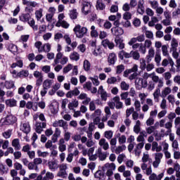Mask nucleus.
I'll use <instances>...</instances> for the list:
<instances>
[{
  "mask_svg": "<svg viewBox=\"0 0 180 180\" xmlns=\"http://www.w3.org/2000/svg\"><path fill=\"white\" fill-rule=\"evenodd\" d=\"M111 32L116 37H119V36H122L124 33V30L123 28L120 27H114L111 29Z\"/></svg>",
  "mask_w": 180,
  "mask_h": 180,
  "instance_id": "11",
  "label": "nucleus"
},
{
  "mask_svg": "<svg viewBox=\"0 0 180 180\" xmlns=\"http://www.w3.org/2000/svg\"><path fill=\"white\" fill-rule=\"evenodd\" d=\"M94 178L97 180H104L105 179V174L102 172V171L98 170L94 174Z\"/></svg>",
  "mask_w": 180,
  "mask_h": 180,
  "instance_id": "39",
  "label": "nucleus"
},
{
  "mask_svg": "<svg viewBox=\"0 0 180 180\" xmlns=\"http://www.w3.org/2000/svg\"><path fill=\"white\" fill-rule=\"evenodd\" d=\"M53 85V81L51 79H46L44 81L42 86L46 89H50Z\"/></svg>",
  "mask_w": 180,
  "mask_h": 180,
  "instance_id": "37",
  "label": "nucleus"
},
{
  "mask_svg": "<svg viewBox=\"0 0 180 180\" xmlns=\"http://www.w3.org/2000/svg\"><path fill=\"white\" fill-rule=\"evenodd\" d=\"M155 13L157 14V16H160L164 13V8L161 6H158V8H155Z\"/></svg>",
  "mask_w": 180,
  "mask_h": 180,
  "instance_id": "63",
  "label": "nucleus"
},
{
  "mask_svg": "<svg viewBox=\"0 0 180 180\" xmlns=\"http://www.w3.org/2000/svg\"><path fill=\"white\" fill-rule=\"evenodd\" d=\"M154 56H155V50L154 48L150 47L148 51V54L146 57L147 63H151L153 58H154Z\"/></svg>",
  "mask_w": 180,
  "mask_h": 180,
  "instance_id": "12",
  "label": "nucleus"
},
{
  "mask_svg": "<svg viewBox=\"0 0 180 180\" xmlns=\"http://www.w3.org/2000/svg\"><path fill=\"white\" fill-rule=\"evenodd\" d=\"M153 95L155 102H160V97L161 96V89L156 88Z\"/></svg>",
  "mask_w": 180,
  "mask_h": 180,
  "instance_id": "25",
  "label": "nucleus"
},
{
  "mask_svg": "<svg viewBox=\"0 0 180 180\" xmlns=\"http://www.w3.org/2000/svg\"><path fill=\"white\" fill-rule=\"evenodd\" d=\"M47 127V124L44 122H37L35 124V131L38 133V134H41V131H43V129H46Z\"/></svg>",
  "mask_w": 180,
  "mask_h": 180,
  "instance_id": "10",
  "label": "nucleus"
},
{
  "mask_svg": "<svg viewBox=\"0 0 180 180\" xmlns=\"http://www.w3.org/2000/svg\"><path fill=\"white\" fill-rule=\"evenodd\" d=\"M98 92L100 94L102 101H106L108 100V93L103 89V86H99Z\"/></svg>",
  "mask_w": 180,
  "mask_h": 180,
  "instance_id": "19",
  "label": "nucleus"
},
{
  "mask_svg": "<svg viewBox=\"0 0 180 180\" xmlns=\"http://www.w3.org/2000/svg\"><path fill=\"white\" fill-rule=\"evenodd\" d=\"M136 12L139 15H144V12H146V8H144V1L143 0H140L138 2Z\"/></svg>",
  "mask_w": 180,
  "mask_h": 180,
  "instance_id": "13",
  "label": "nucleus"
},
{
  "mask_svg": "<svg viewBox=\"0 0 180 180\" xmlns=\"http://www.w3.org/2000/svg\"><path fill=\"white\" fill-rule=\"evenodd\" d=\"M110 109H123V102L120 101V96L112 98V101L108 103Z\"/></svg>",
  "mask_w": 180,
  "mask_h": 180,
  "instance_id": "1",
  "label": "nucleus"
},
{
  "mask_svg": "<svg viewBox=\"0 0 180 180\" xmlns=\"http://www.w3.org/2000/svg\"><path fill=\"white\" fill-rule=\"evenodd\" d=\"M27 23L34 31L37 32V30H39V27L36 25V21H34L33 18L31 17Z\"/></svg>",
  "mask_w": 180,
  "mask_h": 180,
  "instance_id": "31",
  "label": "nucleus"
},
{
  "mask_svg": "<svg viewBox=\"0 0 180 180\" xmlns=\"http://www.w3.org/2000/svg\"><path fill=\"white\" fill-rule=\"evenodd\" d=\"M78 16V13L77 12V9H73L70 12V17L72 19H76Z\"/></svg>",
  "mask_w": 180,
  "mask_h": 180,
  "instance_id": "62",
  "label": "nucleus"
},
{
  "mask_svg": "<svg viewBox=\"0 0 180 180\" xmlns=\"http://www.w3.org/2000/svg\"><path fill=\"white\" fill-rule=\"evenodd\" d=\"M69 57L72 61H78V60H79V53L76 51H73L70 53Z\"/></svg>",
  "mask_w": 180,
  "mask_h": 180,
  "instance_id": "40",
  "label": "nucleus"
},
{
  "mask_svg": "<svg viewBox=\"0 0 180 180\" xmlns=\"http://www.w3.org/2000/svg\"><path fill=\"white\" fill-rule=\"evenodd\" d=\"M50 50H51V44L47 43L44 44V48L39 49V53H43V51L49 53Z\"/></svg>",
  "mask_w": 180,
  "mask_h": 180,
  "instance_id": "41",
  "label": "nucleus"
},
{
  "mask_svg": "<svg viewBox=\"0 0 180 180\" xmlns=\"http://www.w3.org/2000/svg\"><path fill=\"white\" fill-rule=\"evenodd\" d=\"M171 92H172L171 87L166 86L162 89L160 96L161 98H167L170 95Z\"/></svg>",
  "mask_w": 180,
  "mask_h": 180,
  "instance_id": "21",
  "label": "nucleus"
},
{
  "mask_svg": "<svg viewBox=\"0 0 180 180\" xmlns=\"http://www.w3.org/2000/svg\"><path fill=\"white\" fill-rule=\"evenodd\" d=\"M12 129H8L7 131L3 132V137H4V139H11V136H12Z\"/></svg>",
  "mask_w": 180,
  "mask_h": 180,
  "instance_id": "54",
  "label": "nucleus"
},
{
  "mask_svg": "<svg viewBox=\"0 0 180 180\" xmlns=\"http://www.w3.org/2000/svg\"><path fill=\"white\" fill-rule=\"evenodd\" d=\"M91 30V37H98V36H99V34L98 33V30H96V27L94 25H92L90 28Z\"/></svg>",
  "mask_w": 180,
  "mask_h": 180,
  "instance_id": "43",
  "label": "nucleus"
},
{
  "mask_svg": "<svg viewBox=\"0 0 180 180\" xmlns=\"http://www.w3.org/2000/svg\"><path fill=\"white\" fill-rule=\"evenodd\" d=\"M18 77L20 78H23V77H29V71L27 70H22L21 72L17 74Z\"/></svg>",
  "mask_w": 180,
  "mask_h": 180,
  "instance_id": "57",
  "label": "nucleus"
},
{
  "mask_svg": "<svg viewBox=\"0 0 180 180\" xmlns=\"http://www.w3.org/2000/svg\"><path fill=\"white\" fill-rule=\"evenodd\" d=\"M126 146L125 145H122L120 146H117L115 150V154H120V153H123V151H124V150H126Z\"/></svg>",
  "mask_w": 180,
  "mask_h": 180,
  "instance_id": "48",
  "label": "nucleus"
},
{
  "mask_svg": "<svg viewBox=\"0 0 180 180\" xmlns=\"http://www.w3.org/2000/svg\"><path fill=\"white\" fill-rule=\"evenodd\" d=\"M164 176V173H160L158 176L155 173L150 174L149 180H161Z\"/></svg>",
  "mask_w": 180,
  "mask_h": 180,
  "instance_id": "35",
  "label": "nucleus"
},
{
  "mask_svg": "<svg viewBox=\"0 0 180 180\" xmlns=\"http://www.w3.org/2000/svg\"><path fill=\"white\" fill-rule=\"evenodd\" d=\"M91 54L94 56V57H98V56H101L102 54V49L100 46H97L96 48H91Z\"/></svg>",
  "mask_w": 180,
  "mask_h": 180,
  "instance_id": "30",
  "label": "nucleus"
},
{
  "mask_svg": "<svg viewBox=\"0 0 180 180\" xmlns=\"http://www.w3.org/2000/svg\"><path fill=\"white\" fill-rule=\"evenodd\" d=\"M115 169H116V165L115 163H105L102 167V171H103V172H106L107 170L115 171Z\"/></svg>",
  "mask_w": 180,
  "mask_h": 180,
  "instance_id": "16",
  "label": "nucleus"
},
{
  "mask_svg": "<svg viewBox=\"0 0 180 180\" xmlns=\"http://www.w3.org/2000/svg\"><path fill=\"white\" fill-rule=\"evenodd\" d=\"M92 5L90 4L89 2L83 1L82 4V13L86 16V15H89L91 13V8Z\"/></svg>",
  "mask_w": 180,
  "mask_h": 180,
  "instance_id": "6",
  "label": "nucleus"
},
{
  "mask_svg": "<svg viewBox=\"0 0 180 180\" xmlns=\"http://www.w3.org/2000/svg\"><path fill=\"white\" fill-rule=\"evenodd\" d=\"M79 106V102L77 99H72L68 105L69 110H75Z\"/></svg>",
  "mask_w": 180,
  "mask_h": 180,
  "instance_id": "15",
  "label": "nucleus"
},
{
  "mask_svg": "<svg viewBox=\"0 0 180 180\" xmlns=\"http://www.w3.org/2000/svg\"><path fill=\"white\" fill-rule=\"evenodd\" d=\"M71 139V133L67 131V128L64 129V140L65 141H70Z\"/></svg>",
  "mask_w": 180,
  "mask_h": 180,
  "instance_id": "51",
  "label": "nucleus"
},
{
  "mask_svg": "<svg viewBox=\"0 0 180 180\" xmlns=\"http://www.w3.org/2000/svg\"><path fill=\"white\" fill-rule=\"evenodd\" d=\"M115 45L120 50H123L124 49V43L123 42V39L120 37H117L115 39Z\"/></svg>",
  "mask_w": 180,
  "mask_h": 180,
  "instance_id": "20",
  "label": "nucleus"
},
{
  "mask_svg": "<svg viewBox=\"0 0 180 180\" xmlns=\"http://www.w3.org/2000/svg\"><path fill=\"white\" fill-rule=\"evenodd\" d=\"M34 15L37 20H40L43 18V8L35 11Z\"/></svg>",
  "mask_w": 180,
  "mask_h": 180,
  "instance_id": "42",
  "label": "nucleus"
},
{
  "mask_svg": "<svg viewBox=\"0 0 180 180\" xmlns=\"http://www.w3.org/2000/svg\"><path fill=\"white\" fill-rule=\"evenodd\" d=\"M167 101L169 103H171V105H174L175 103V96L172 94H169L167 96Z\"/></svg>",
  "mask_w": 180,
  "mask_h": 180,
  "instance_id": "64",
  "label": "nucleus"
},
{
  "mask_svg": "<svg viewBox=\"0 0 180 180\" xmlns=\"http://www.w3.org/2000/svg\"><path fill=\"white\" fill-rule=\"evenodd\" d=\"M5 103L6 106H8L9 108H15L18 106V101L15 98H9L6 100Z\"/></svg>",
  "mask_w": 180,
  "mask_h": 180,
  "instance_id": "22",
  "label": "nucleus"
},
{
  "mask_svg": "<svg viewBox=\"0 0 180 180\" xmlns=\"http://www.w3.org/2000/svg\"><path fill=\"white\" fill-rule=\"evenodd\" d=\"M7 49L11 53H13V54H16V53H18V46L13 44H9Z\"/></svg>",
  "mask_w": 180,
  "mask_h": 180,
  "instance_id": "38",
  "label": "nucleus"
},
{
  "mask_svg": "<svg viewBox=\"0 0 180 180\" xmlns=\"http://www.w3.org/2000/svg\"><path fill=\"white\" fill-rule=\"evenodd\" d=\"M32 16H30V13H22L19 17L20 20L21 22H23L24 23H26V22H29Z\"/></svg>",
  "mask_w": 180,
  "mask_h": 180,
  "instance_id": "29",
  "label": "nucleus"
},
{
  "mask_svg": "<svg viewBox=\"0 0 180 180\" xmlns=\"http://www.w3.org/2000/svg\"><path fill=\"white\" fill-rule=\"evenodd\" d=\"M150 78L152 81H153V82H155L156 84L161 79H160V77L157 76V75L155 74V72H153L151 73Z\"/></svg>",
  "mask_w": 180,
  "mask_h": 180,
  "instance_id": "56",
  "label": "nucleus"
},
{
  "mask_svg": "<svg viewBox=\"0 0 180 180\" xmlns=\"http://www.w3.org/2000/svg\"><path fill=\"white\" fill-rule=\"evenodd\" d=\"M16 122H18V118L13 115H7L5 118L1 120L3 126H9V124H13L16 123Z\"/></svg>",
  "mask_w": 180,
  "mask_h": 180,
  "instance_id": "3",
  "label": "nucleus"
},
{
  "mask_svg": "<svg viewBox=\"0 0 180 180\" xmlns=\"http://www.w3.org/2000/svg\"><path fill=\"white\" fill-rule=\"evenodd\" d=\"M62 50H63V46H61V44H58L57 46L58 53L56 54L54 62L52 64L53 67H56V65H57V64H58V59H60V58H61V57H63V52H61Z\"/></svg>",
  "mask_w": 180,
  "mask_h": 180,
  "instance_id": "7",
  "label": "nucleus"
},
{
  "mask_svg": "<svg viewBox=\"0 0 180 180\" xmlns=\"http://www.w3.org/2000/svg\"><path fill=\"white\" fill-rule=\"evenodd\" d=\"M77 99L82 101V103L83 105H89V102H91V98L88 97V94L85 93H81L79 94Z\"/></svg>",
  "mask_w": 180,
  "mask_h": 180,
  "instance_id": "8",
  "label": "nucleus"
},
{
  "mask_svg": "<svg viewBox=\"0 0 180 180\" xmlns=\"http://www.w3.org/2000/svg\"><path fill=\"white\" fill-rule=\"evenodd\" d=\"M47 165L51 171H57V169H58V163L56 160H51L48 162Z\"/></svg>",
  "mask_w": 180,
  "mask_h": 180,
  "instance_id": "18",
  "label": "nucleus"
},
{
  "mask_svg": "<svg viewBox=\"0 0 180 180\" xmlns=\"http://www.w3.org/2000/svg\"><path fill=\"white\" fill-rule=\"evenodd\" d=\"M139 63H140V69L142 71H144V70H146V68L147 67V63H146V59H144L143 58H141L139 60Z\"/></svg>",
  "mask_w": 180,
  "mask_h": 180,
  "instance_id": "49",
  "label": "nucleus"
},
{
  "mask_svg": "<svg viewBox=\"0 0 180 180\" xmlns=\"http://www.w3.org/2000/svg\"><path fill=\"white\" fill-rule=\"evenodd\" d=\"M98 146H100V148H103L104 151H108V149L109 148V142H108L105 138H102L98 141Z\"/></svg>",
  "mask_w": 180,
  "mask_h": 180,
  "instance_id": "14",
  "label": "nucleus"
},
{
  "mask_svg": "<svg viewBox=\"0 0 180 180\" xmlns=\"http://www.w3.org/2000/svg\"><path fill=\"white\" fill-rule=\"evenodd\" d=\"M116 60H117L116 54L113 53L109 54L108 58V63H109V65H113V64L116 63Z\"/></svg>",
  "mask_w": 180,
  "mask_h": 180,
  "instance_id": "27",
  "label": "nucleus"
},
{
  "mask_svg": "<svg viewBox=\"0 0 180 180\" xmlns=\"http://www.w3.org/2000/svg\"><path fill=\"white\" fill-rule=\"evenodd\" d=\"M141 122H140V120H136V124L134 127V131L136 134H139V133H140V131H141Z\"/></svg>",
  "mask_w": 180,
  "mask_h": 180,
  "instance_id": "34",
  "label": "nucleus"
},
{
  "mask_svg": "<svg viewBox=\"0 0 180 180\" xmlns=\"http://www.w3.org/2000/svg\"><path fill=\"white\" fill-rule=\"evenodd\" d=\"M89 79H91V81L92 82L93 85H95V86H99V84H101V82L98 79V76H96L94 77H90Z\"/></svg>",
  "mask_w": 180,
  "mask_h": 180,
  "instance_id": "50",
  "label": "nucleus"
},
{
  "mask_svg": "<svg viewBox=\"0 0 180 180\" xmlns=\"http://www.w3.org/2000/svg\"><path fill=\"white\" fill-rule=\"evenodd\" d=\"M60 63L62 65H65L68 63V57L64 56L63 53H62V56L60 58L58 59V63Z\"/></svg>",
  "mask_w": 180,
  "mask_h": 180,
  "instance_id": "44",
  "label": "nucleus"
},
{
  "mask_svg": "<svg viewBox=\"0 0 180 180\" xmlns=\"http://www.w3.org/2000/svg\"><path fill=\"white\" fill-rule=\"evenodd\" d=\"M152 151L160 153V151H162V146H159L158 142L153 141L152 143Z\"/></svg>",
  "mask_w": 180,
  "mask_h": 180,
  "instance_id": "33",
  "label": "nucleus"
},
{
  "mask_svg": "<svg viewBox=\"0 0 180 180\" xmlns=\"http://www.w3.org/2000/svg\"><path fill=\"white\" fill-rule=\"evenodd\" d=\"M170 50H178V41L175 38L172 39Z\"/></svg>",
  "mask_w": 180,
  "mask_h": 180,
  "instance_id": "45",
  "label": "nucleus"
},
{
  "mask_svg": "<svg viewBox=\"0 0 180 180\" xmlns=\"http://www.w3.org/2000/svg\"><path fill=\"white\" fill-rule=\"evenodd\" d=\"M131 57H132L134 60H139V58H140V53L138 51H131Z\"/></svg>",
  "mask_w": 180,
  "mask_h": 180,
  "instance_id": "58",
  "label": "nucleus"
},
{
  "mask_svg": "<svg viewBox=\"0 0 180 180\" xmlns=\"http://www.w3.org/2000/svg\"><path fill=\"white\" fill-rule=\"evenodd\" d=\"M33 76L36 78V86H41L43 84V72L36 70L33 73Z\"/></svg>",
  "mask_w": 180,
  "mask_h": 180,
  "instance_id": "5",
  "label": "nucleus"
},
{
  "mask_svg": "<svg viewBox=\"0 0 180 180\" xmlns=\"http://www.w3.org/2000/svg\"><path fill=\"white\" fill-rule=\"evenodd\" d=\"M12 147L14 148L15 150H20V141L19 139H14L11 142Z\"/></svg>",
  "mask_w": 180,
  "mask_h": 180,
  "instance_id": "32",
  "label": "nucleus"
},
{
  "mask_svg": "<svg viewBox=\"0 0 180 180\" xmlns=\"http://www.w3.org/2000/svg\"><path fill=\"white\" fill-rule=\"evenodd\" d=\"M137 71H139V65H134V66L131 69L126 70L124 72V77L125 78H127L129 74H131V72H134V73L137 72Z\"/></svg>",
  "mask_w": 180,
  "mask_h": 180,
  "instance_id": "17",
  "label": "nucleus"
},
{
  "mask_svg": "<svg viewBox=\"0 0 180 180\" xmlns=\"http://www.w3.org/2000/svg\"><path fill=\"white\" fill-rule=\"evenodd\" d=\"M83 68L84 71H89L91 70V63L88 60H84L83 62Z\"/></svg>",
  "mask_w": 180,
  "mask_h": 180,
  "instance_id": "46",
  "label": "nucleus"
},
{
  "mask_svg": "<svg viewBox=\"0 0 180 180\" xmlns=\"http://www.w3.org/2000/svg\"><path fill=\"white\" fill-rule=\"evenodd\" d=\"M120 81H122V78L120 77H111L107 79V84L112 85L113 84H116V82H120Z\"/></svg>",
  "mask_w": 180,
  "mask_h": 180,
  "instance_id": "28",
  "label": "nucleus"
},
{
  "mask_svg": "<svg viewBox=\"0 0 180 180\" xmlns=\"http://www.w3.org/2000/svg\"><path fill=\"white\" fill-rule=\"evenodd\" d=\"M162 23L164 26H171L172 25V18H165L162 20Z\"/></svg>",
  "mask_w": 180,
  "mask_h": 180,
  "instance_id": "53",
  "label": "nucleus"
},
{
  "mask_svg": "<svg viewBox=\"0 0 180 180\" xmlns=\"http://www.w3.org/2000/svg\"><path fill=\"white\" fill-rule=\"evenodd\" d=\"M27 168L30 170L34 169V171H39V166H37L36 164L34 163V162H29L27 165Z\"/></svg>",
  "mask_w": 180,
  "mask_h": 180,
  "instance_id": "47",
  "label": "nucleus"
},
{
  "mask_svg": "<svg viewBox=\"0 0 180 180\" xmlns=\"http://www.w3.org/2000/svg\"><path fill=\"white\" fill-rule=\"evenodd\" d=\"M120 88L122 91H129V89L130 88V85L126 82H122L120 84Z\"/></svg>",
  "mask_w": 180,
  "mask_h": 180,
  "instance_id": "52",
  "label": "nucleus"
},
{
  "mask_svg": "<svg viewBox=\"0 0 180 180\" xmlns=\"http://www.w3.org/2000/svg\"><path fill=\"white\" fill-rule=\"evenodd\" d=\"M73 31L76 34V37L78 39H82L84 35L88 32V29L85 27H81L79 25H77L74 27Z\"/></svg>",
  "mask_w": 180,
  "mask_h": 180,
  "instance_id": "2",
  "label": "nucleus"
},
{
  "mask_svg": "<svg viewBox=\"0 0 180 180\" xmlns=\"http://www.w3.org/2000/svg\"><path fill=\"white\" fill-rule=\"evenodd\" d=\"M106 6H105V4H103V0H97L96 8L98 11H103Z\"/></svg>",
  "mask_w": 180,
  "mask_h": 180,
  "instance_id": "36",
  "label": "nucleus"
},
{
  "mask_svg": "<svg viewBox=\"0 0 180 180\" xmlns=\"http://www.w3.org/2000/svg\"><path fill=\"white\" fill-rule=\"evenodd\" d=\"M38 157H42V158H46L49 155V152H42L40 150H38L37 152Z\"/></svg>",
  "mask_w": 180,
  "mask_h": 180,
  "instance_id": "59",
  "label": "nucleus"
},
{
  "mask_svg": "<svg viewBox=\"0 0 180 180\" xmlns=\"http://www.w3.org/2000/svg\"><path fill=\"white\" fill-rule=\"evenodd\" d=\"M160 109L166 110L167 109V99L165 98H162L160 104Z\"/></svg>",
  "mask_w": 180,
  "mask_h": 180,
  "instance_id": "60",
  "label": "nucleus"
},
{
  "mask_svg": "<svg viewBox=\"0 0 180 180\" xmlns=\"http://www.w3.org/2000/svg\"><path fill=\"white\" fill-rule=\"evenodd\" d=\"M94 130H95V124L91 122L89 124L88 130L86 131L87 137L89 139H92V132L94 131Z\"/></svg>",
  "mask_w": 180,
  "mask_h": 180,
  "instance_id": "24",
  "label": "nucleus"
},
{
  "mask_svg": "<svg viewBox=\"0 0 180 180\" xmlns=\"http://www.w3.org/2000/svg\"><path fill=\"white\" fill-rule=\"evenodd\" d=\"M160 124L158 123V122H155L154 126H150L146 128V131L147 133V134H153V133H155V129H157V127Z\"/></svg>",
  "mask_w": 180,
  "mask_h": 180,
  "instance_id": "26",
  "label": "nucleus"
},
{
  "mask_svg": "<svg viewBox=\"0 0 180 180\" xmlns=\"http://www.w3.org/2000/svg\"><path fill=\"white\" fill-rule=\"evenodd\" d=\"M72 68V64L69 63L68 65L63 68V74H68V72H70Z\"/></svg>",
  "mask_w": 180,
  "mask_h": 180,
  "instance_id": "55",
  "label": "nucleus"
},
{
  "mask_svg": "<svg viewBox=\"0 0 180 180\" xmlns=\"http://www.w3.org/2000/svg\"><path fill=\"white\" fill-rule=\"evenodd\" d=\"M4 87L6 89H13L15 88V82L13 80H6L4 83Z\"/></svg>",
  "mask_w": 180,
  "mask_h": 180,
  "instance_id": "23",
  "label": "nucleus"
},
{
  "mask_svg": "<svg viewBox=\"0 0 180 180\" xmlns=\"http://www.w3.org/2000/svg\"><path fill=\"white\" fill-rule=\"evenodd\" d=\"M20 130L25 134H29L32 128L30 127V123L27 121L21 122Z\"/></svg>",
  "mask_w": 180,
  "mask_h": 180,
  "instance_id": "4",
  "label": "nucleus"
},
{
  "mask_svg": "<svg viewBox=\"0 0 180 180\" xmlns=\"http://www.w3.org/2000/svg\"><path fill=\"white\" fill-rule=\"evenodd\" d=\"M57 176H59L60 178H65V176H67V171L59 169V171L57 173Z\"/></svg>",
  "mask_w": 180,
  "mask_h": 180,
  "instance_id": "61",
  "label": "nucleus"
},
{
  "mask_svg": "<svg viewBox=\"0 0 180 180\" xmlns=\"http://www.w3.org/2000/svg\"><path fill=\"white\" fill-rule=\"evenodd\" d=\"M53 127H63V130L67 128V122L63 120H55L52 124Z\"/></svg>",
  "mask_w": 180,
  "mask_h": 180,
  "instance_id": "9",
  "label": "nucleus"
}]
</instances>
